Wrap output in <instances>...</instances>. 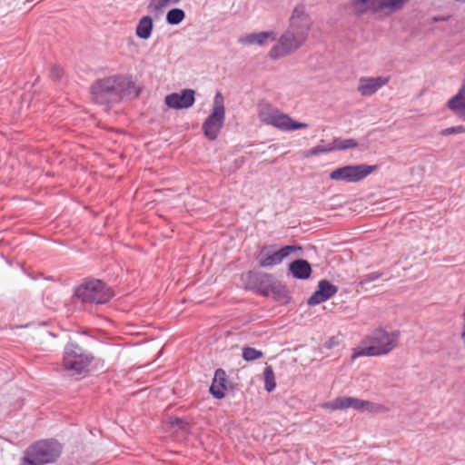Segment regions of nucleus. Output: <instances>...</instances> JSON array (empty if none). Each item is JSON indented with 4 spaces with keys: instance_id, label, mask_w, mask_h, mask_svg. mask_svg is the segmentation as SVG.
<instances>
[{
    "instance_id": "nucleus-10",
    "label": "nucleus",
    "mask_w": 465,
    "mask_h": 465,
    "mask_svg": "<svg viewBox=\"0 0 465 465\" xmlns=\"http://www.w3.org/2000/svg\"><path fill=\"white\" fill-rule=\"evenodd\" d=\"M273 279L272 274L259 271H248L241 276L244 290L252 291L263 297H268V288Z\"/></svg>"
},
{
    "instance_id": "nucleus-21",
    "label": "nucleus",
    "mask_w": 465,
    "mask_h": 465,
    "mask_svg": "<svg viewBox=\"0 0 465 465\" xmlns=\"http://www.w3.org/2000/svg\"><path fill=\"white\" fill-rule=\"evenodd\" d=\"M153 30V19L150 15L143 16L135 28V35L142 40H147L151 37Z\"/></svg>"
},
{
    "instance_id": "nucleus-1",
    "label": "nucleus",
    "mask_w": 465,
    "mask_h": 465,
    "mask_svg": "<svg viewBox=\"0 0 465 465\" xmlns=\"http://www.w3.org/2000/svg\"><path fill=\"white\" fill-rule=\"evenodd\" d=\"M142 92L131 76L114 74L96 79L89 87L91 101L99 105L112 106L127 98H137Z\"/></svg>"
},
{
    "instance_id": "nucleus-16",
    "label": "nucleus",
    "mask_w": 465,
    "mask_h": 465,
    "mask_svg": "<svg viewBox=\"0 0 465 465\" xmlns=\"http://www.w3.org/2000/svg\"><path fill=\"white\" fill-rule=\"evenodd\" d=\"M270 296L282 305H286L292 302V296L287 286L275 277L268 288V297Z\"/></svg>"
},
{
    "instance_id": "nucleus-38",
    "label": "nucleus",
    "mask_w": 465,
    "mask_h": 465,
    "mask_svg": "<svg viewBox=\"0 0 465 465\" xmlns=\"http://www.w3.org/2000/svg\"><path fill=\"white\" fill-rule=\"evenodd\" d=\"M379 410H380V412H381L383 411V408L381 405H380Z\"/></svg>"
},
{
    "instance_id": "nucleus-30",
    "label": "nucleus",
    "mask_w": 465,
    "mask_h": 465,
    "mask_svg": "<svg viewBox=\"0 0 465 465\" xmlns=\"http://www.w3.org/2000/svg\"><path fill=\"white\" fill-rule=\"evenodd\" d=\"M242 355L243 360L246 361H253L262 358L263 352L262 351L256 350L255 348L246 346L242 348Z\"/></svg>"
},
{
    "instance_id": "nucleus-32",
    "label": "nucleus",
    "mask_w": 465,
    "mask_h": 465,
    "mask_svg": "<svg viewBox=\"0 0 465 465\" xmlns=\"http://www.w3.org/2000/svg\"><path fill=\"white\" fill-rule=\"evenodd\" d=\"M462 133H465V125H456V126H451V127L442 129L440 131V135L448 136L450 134H462Z\"/></svg>"
},
{
    "instance_id": "nucleus-5",
    "label": "nucleus",
    "mask_w": 465,
    "mask_h": 465,
    "mask_svg": "<svg viewBox=\"0 0 465 465\" xmlns=\"http://www.w3.org/2000/svg\"><path fill=\"white\" fill-rule=\"evenodd\" d=\"M225 122L224 98L221 92H217L213 98L211 114L203 121L202 129L209 141L218 138Z\"/></svg>"
},
{
    "instance_id": "nucleus-12",
    "label": "nucleus",
    "mask_w": 465,
    "mask_h": 465,
    "mask_svg": "<svg viewBox=\"0 0 465 465\" xmlns=\"http://www.w3.org/2000/svg\"><path fill=\"white\" fill-rule=\"evenodd\" d=\"M311 24L310 15L305 12L304 5H299L292 11L288 29L295 34L302 35V37L307 40Z\"/></svg>"
},
{
    "instance_id": "nucleus-13",
    "label": "nucleus",
    "mask_w": 465,
    "mask_h": 465,
    "mask_svg": "<svg viewBox=\"0 0 465 465\" xmlns=\"http://www.w3.org/2000/svg\"><path fill=\"white\" fill-rule=\"evenodd\" d=\"M164 103L169 108L175 110L188 109L195 103V91L190 88L180 93H172L165 96Z\"/></svg>"
},
{
    "instance_id": "nucleus-20",
    "label": "nucleus",
    "mask_w": 465,
    "mask_h": 465,
    "mask_svg": "<svg viewBox=\"0 0 465 465\" xmlns=\"http://www.w3.org/2000/svg\"><path fill=\"white\" fill-rule=\"evenodd\" d=\"M276 40V33L274 31H262L259 33L247 34L239 39V42L244 45H265L267 41L273 42Z\"/></svg>"
},
{
    "instance_id": "nucleus-15",
    "label": "nucleus",
    "mask_w": 465,
    "mask_h": 465,
    "mask_svg": "<svg viewBox=\"0 0 465 465\" xmlns=\"http://www.w3.org/2000/svg\"><path fill=\"white\" fill-rule=\"evenodd\" d=\"M232 389L227 378V374L223 369H217L209 389L210 394L216 400H222L226 395L228 388Z\"/></svg>"
},
{
    "instance_id": "nucleus-33",
    "label": "nucleus",
    "mask_w": 465,
    "mask_h": 465,
    "mask_svg": "<svg viewBox=\"0 0 465 465\" xmlns=\"http://www.w3.org/2000/svg\"><path fill=\"white\" fill-rule=\"evenodd\" d=\"M378 279V272H371L366 275H363L360 281V285L368 290V285Z\"/></svg>"
},
{
    "instance_id": "nucleus-3",
    "label": "nucleus",
    "mask_w": 465,
    "mask_h": 465,
    "mask_svg": "<svg viewBox=\"0 0 465 465\" xmlns=\"http://www.w3.org/2000/svg\"><path fill=\"white\" fill-rule=\"evenodd\" d=\"M74 296L84 303L105 304L114 298V292L104 281L87 277L74 287Z\"/></svg>"
},
{
    "instance_id": "nucleus-29",
    "label": "nucleus",
    "mask_w": 465,
    "mask_h": 465,
    "mask_svg": "<svg viewBox=\"0 0 465 465\" xmlns=\"http://www.w3.org/2000/svg\"><path fill=\"white\" fill-rule=\"evenodd\" d=\"M180 0H150L148 10L156 14L162 13L163 8L169 4H177Z\"/></svg>"
},
{
    "instance_id": "nucleus-23",
    "label": "nucleus",
    "mask_w": 465,
    "mask_h": 465,
    "mask_svg": "<svg viewBox=\"0 0 465 465\" xmlns=\"http://www.w3.org/2000/svg\"><path fill=\"white\" fill-rule=\"evenodd\" d=\"M358 90L364 96L373 94L378 90V77L370 79L361 78Z\"/></svg>"
},
{
    "instance_id": "nucleus-14",
    "label": "nucleus",
    "mask_w": 465,
    "mask_h": 465,
    "mask_svg": "<svg viewBox=\"0 0 465 465\" xmlns=\"http://www.w3.org/2000/svg\"><path fill=\"white\" fill-rule=\"evenodd\" d=\"M338 286L331 283L326 279H322L318 282L316 291L307 300L309 306H315L330 300L338 292Z\"/></svg>"
},
{
    "instance_id": "nucleus-25",
    "label": "nucleus",
    "mask_w": 465,
    "mask_h": 465,
    "mask_svg": "<svg viewBox=\"0 0 465 465\" xmlns=\"http://www.w3.org/2000/svg\"><path fill=\"white\" fill-rule=\"evenodd\" d=\"M409 0H380V12L387 11L388 14L401 9Z\"/></svg>"
},
{
    "instance_id": "nucleus-6",
    "label": "nucleus",
    "mask_w": 465,
    "mask_h": 465,
    "mask_svg": "<svg viewBox=\"0 0 465 465\" xmlns=\"http://www.w3.org/2000/svg\"><path fill=\"white\" fill-rule=\"evenodd\" d=\"M259 117L262 122L282 131L292 132L309 127L308 124L293 120L288 114L280 113L279 110L272 108L269 104L260 108Z\"/></svg>"
},
{
    "instance_id": "nucleus-8",
    "label": "nucleus",
    "mask_w": 465,
    "mask_h": 465,
    "mask_svg": "<svg viewBox=\"0 0 465 465\" xmlns=\"http://www.w3.org/2000/svg\"><path fill=\"white\" fill-rule=\"evenodd\" d=\"M377 165H368L363 163L345 165L331 171L329 177L332 181H342L351 183H358L371 174L377 169Z\"/></svg>"
},
{
    "instance_id": "nucleus-31",
    "label": "nucleus",
    "mask_w": 465,
    "mask_h": 465,
    "mask_svg": "<svg viewBox=\"0 0 465 465\" xmlns=\"http://www.w3.org/2000/svg\"><path fill=\"white\" fill-rule=\"evenodd\" d=\"M329 152H332L331 143H329L328 145H317L309 150H306L302 153V156L304 158H309L312 156L319 155V154L329 153Z\"/></svg>"
},
{
    "instance_id": "nucleus-24",
    "label": "nucleus",
    "mask_w": 465,
    "mask_h": 465,
    "mask_svg": "<svg viewBox=\"0 0 465 465\" xmlns=\"http://www.w3.org/2000/svg\"><path fill=\"white\" fill-rule=\"evenodd\" d=\"M358 142L353 138H348L343 140L341 138H334L332 140V143H331L332 151H345L348 149L356 148L358 147Z\"/></svg>"
},
{
    "instance_id": "nucleus-27",
    "label": "nucleus",
    "mask_w": 465,
    "mask_h": 465,
    "mask_svg": "<svg viewBox=\"0 0 465 465\" xmlns=\"http://www.w3.org/2000/svg\"><path fill=\"white\" fill-rule=\"evenodd\" d=\"M264 376V389L267 392H272L276 388V381L273 369L271 365H268L263 370Z\"/></svg>"
},
{
    "instance_id": "nucleus-22",
    "label": "nucleus",
    "mask_w": 465,
    "mask_h": 465,
    "mask_svg": "<svg viewBox=\"0 0 465 465\" xmlns=\"http://www.w3.org/2000/svg\"><path fill=\"white\" fill-rule=\"evenodd\" d=\"M378 355V338H372V342L367 345L366 341H363L356 349H354L351 355L352 359H356L361 356H377Z\"/></svg>"
},
{
    "instance_id": "nucleus-26",
    "label": "nucleus",
    "mask_w": 465,
    "mask_h": 465,
    "mask_svg": "<svg viewBox=\"0 0 465 465\" xmlns=\"http://www.w3.org/2000/svg\"><path fill=\"white\" fill-rule=\"evenodd\" d=\"M185 18V12L181 8H172L166 14V23L171 25H176L182 23Z\"/></svg>"
},
{
    "instance_id": "nucleus-2",
    "label": "nucleus",
    "mask_w": 465,
    "mask_h": 465,
    "mask_svg": "<svg viewBox=\"0 0 465 465\" xmlns=\"http://www.w3.org/2000/svg\"><path fill=\"white\" fill-rule=\"evenodd\" d=\"M94 359L91 351L70 340L64 347L61 371L67 377L80 380L90 373Z\"/></svg>"
},
{
    "instance_id": "nucleus-34",
    "label": "nucleus",
    "mask_w": 465,
    "mask_h": 465,
    "mask_svg": "<svg viewBox=\"0 0 465 465\" xmlns=\"http://www.w3.org/2000/svg\"><path fill=\"white\" fill-rule=\"evenodd\" d=\"M63 69L56 65V64H53L51 67H50V77L54 80V81H58L62 78L63 76Z\"/></svg>"
},
{
    "instance_id": "nucleus-36",
    "label": "nucleus",
    "mask_w": 465,
    "mask_h": 465,
    "mask_svg": "<svg viewBox=\"0 0 465 465\" xmlns=\"http://www.w3.org/2000/svg\"><path fill=\"white\" fill-rule=\"evenodd\" d=\"M460 337H461V340H462L463 344L465 346V319L463 320V330H462V332L460 334Z\"/></svg>"
},
{
    "instance_id": "nucleus-4",
    "label": "nucleus",
    "mask_w": 465,
    "mask_h": 465,
    "mask_svg": "<svg viewBox=\"0 0 465 465\" xmlns=\"http://www.w3.org/2000/svg\"><path fill=\"white\" fill-rule=\"evenodd\" d=\"M62 447L54 440H41L26 448L20 465H45L54 462L60 456Z\"/></svg>"
},
{
    "instance_id": "nucleus-37",
    "label": "nucleus",
    "mask_w": 465,
    "mask_h": 465,
    "mask_svg": "<svg viewBox=\"0 0 465 465\" xmlns=\"http://www.w3.org/2000/svg\"><path fill=\"white\" fill-rule=\"evenodd\" d=\"M333 339H334V338L332 337V338L329 341V342H328V344H327V347H328V348H331V347H332V345H333V341H332V340H333Z\"/></svg>"
},
{
    "instance_id": "nucleus-7",
    "label": "nucleus",
    "mask_w": 465,
    "mask_h": 465,
    "mask_svg": "<svg viewBox=\"0 0 465 465\" xmlns=\"http://www.w3.org/2000/svg\"><path fill=\"white\" fill-rule=\"evenodd\" d=\"M306 42L302 35L295 34L287 29L279 38L278 44L274 45L269 51V57L278 60L285 57L301 48Z\"/></svg>"
},
{
    "instance_id": "nucleus-11",
    "label": "nucleus",
    "mask_w": 465,
    "mask_h": 465,
    "mask_svg": "<svg viewBox=\"0 0 465 465\" xmlns=\"http://www.w3.org/2000/svg\"><path fill=\"white\" fill-rule=\"evenodd\" d=\"M326 406L332 410H344L351 408L361 412L367 411L371 413L376 412L378 410V407L375 403L354 397H337L331 402L326 403Z\"/></svg>"
},
{
    "instance_id": "nucleus-9",
    "label": "nucleus",
    "mask_w": 465,
    "mask_h": 465,
    "mask_svg": "<svg viewBox=\"0 0 465 465\" xmlns=\"http://www.w3.org/2000/svg\"><path fill=\"white\" fill-rule=\"evenodd\" d=\"M274 247L275 245H264L261 248L256 256L260 267L265 268L280 264L292 252L302 251V246L299 245H284L272 252Z\"/></svg>"
},
{
    "instance_id": "nucleus-17",
    "label": "nucleus",
    "mask_w": 465,
    "mask_h": 465,
    "mask_svg": "<svg viewBox=\"0 0 465 465\" xmlns=\"http://www.w3.org/2000/svg\"><path fill=\"white\" fill-rule=\"evenodd\" d=\"M312 265L305 259H296L288 264V274L297 280H308L312 276Z\"/></svg>"
},
{
    "instance_id": "nucleus-28",
    "label": "nucleus",
    "mask_w": 465,
    "mask_h": 465,
    "mask_svg": "<svg viewBox=\"0 0 465 465\" xmlns=\"http://www.w3.org/2000/svg\"><path fill=\"white\" fill-rule=\"evenodd\" d=\"M168 423L174 431L187 432L190 430V423L183 418L170 417Z\"/></svg>"
},
{
    "instance_id": "nucleus-19",
    "label": "nucleus",
    "mask_w": 465,
    "mask_h": 465,
    "mask_svg": "<svg viewBox=\"0 0 465 465\" xmlns=\"http://www.w3.org/2000/svg\"><path fill=\"white\" fill-rule=\"evenodd\" d=\"M447 107L458 117L465 120V79L462 80L458 93L448 101Z\"/></svg>"
},
{
    "instance_id": "nucleus-18",
    "label": "nucleus",
    "mask_w": 465,
    "mask_h": 465,
    "mask_svg": "<svg viewBox=\"0 0 465 465\" xmlns=\"http://www.w3.org/2000/svg\"><path fill=\"white\" fill-rule=\"evenodd\" d=\"M400 335L398 330L389 332L380 327V355L390 353L398 345Z\"/></svg>"
},
{
    "instance_id": "nucleus-39",
    "label": "nucleus",
    "mask_w": 465,
    "mask_h": 465,
    "mask_svg": "<svg viewBox=\"0 0 465 465\" xmlns=\"http://www.w3.org/2000/svg\"><path fill=\"white\" fill-rule=\"evenodd\" d=\"M33 0H25L24 1V4H26V3H29V2H32Z\"/></svg>"
},
{
    "instance_id": "nucleus-35",
    "label": "nucleus",
    "mask_w": 465,
    "mask_h": 465,
    "mask_svg": "<svg viewBox=\"0 0 465 465\" xmlns=\"http://www.w3.org/2000/svg\"><path fill=\"white\" fill-rule=\"evenodd\" d=\"M389 81V77H382V76H380V88L381 86H383L384 84H386Z\"/></svg>"
}]
</instances>
